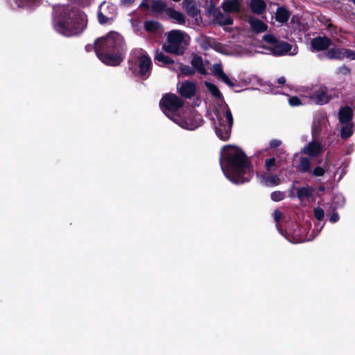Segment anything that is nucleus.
I'll return each mask as SVG.
<instances>
[{
    "mask_svg": "<svg viewBox=\"0 0 355 355\" xmlns=\"http://www.w3.org/2000/svg\"><path fill=\"white\" fill-rule=\"evenodd\" d=\"M220 164L225 177L234 184L248 182L253 176L250 162L238 146H224L220 151Z\"/></svg>",
    "mask_w": 355,
    "mask_h": 355,
    "instance_id": "nucleus-1",
    "label": "nucleus"
},
{
    "mask_svg": "<svg viewBox=\"0 0 355 355\" xmlns=\"http://www.w3.org/2000/svg\"><path fill=\"white\" fill-rule=\"evenodd\" d=\"M87 24L86 15L78 9L65 6L54 8L53 28L64 36L71 37L82 33Z\"/></svg>",
    "mask_w": 355,
    "mask_h": 355,
    "instance_id": "nucleus-2",
    "label": "nucleus"
},
{
    "mask_svg": "<svg viewBox=\"0 0 355 355\" xmlns=\"http://www.w3.org/2000/svg\"><path fill=\"white\" fill-rule=\"evenodd\" d=\"M126 46L123 37L116 32H110L95 41V53L107 65L119 64L125 58Z\"/></svg>",
    "mask_w": 355,
    "mask_h": 355,
    "instance_id": "nucleus-3",
    "label": "nucleus"
},
{
    "mask_svg": "<svg viewBox=\"0 0 355 355\" xmlns=\"http://www.w3.org/2000/svg\"><path fill=\"white\" fill-rule=\"evenodd\" d=\"M160 107L164 114L180 127L189 130H193L200 123L197 117L192 123H188L182 119L178 110L183 105V102L175 94H166L159 102Z\"/></svg>",
    "mask_w": 355,
    "mask_h": 355,
    "instance_id": "nucleus-4",
    "label": "nucleus"
},
{
    "mask_svg": "<svg viewBox=\"0 0 355 355\" xmlns=\"http://www.w3.org/2000/svg\"><path fill=\"white\" fill-rule=\"evenodd\" d=\"M213 118L214 130L216 136L222 141H227L230 137L234 123L232 112L225 103L221 105L215 112Z\"/></svg>",
    "mask_w": 355,
    "mask_h": 355,
    "instance_id": "nucleus-5",
    "label": "nucleus"
},
{
    "mask_svg": "<svg viewBox=\"0 0 355 355\" xmlns=\"http://www.w3.org/2000/svg\"><path fill=\"white\" fill-rule=\"evenodd\" d=\"M190 42V37L184 32L172 30L167 35V40L163 44L164 51L178 55H182Z\"/></svg>",
    "mask_w": 355,
    "mask_h": 355,
    "instance_id": "nucleus-6",
    "label": "nucleus"
},
{
    "mask_svg": "<svg viewBox=\"0 0 355 355\" xmlns=\"http://www.w3.org/2000/svg\"><path fill=\"white\" fill-rule=\"evenodd\" d=\"M130 62L138 66V74L141 78L146 79L149 77L152 62L146 51L141 49H135L131 53Z\"/></svg>",
    "mask_w": 355,
    "mask_h": 355,
    "instance_id": "nucleus-7",
    "label": "nucleus"
},
{
    "mask_svg": "<svg viewBox=\"0 0 355 355\" xmlns=\"http://www.w3.org/2000/svg\"><path fill=\"white\" fill-rule=\"evenodd\" d=\"M338 96V92L336 89H329L323 85L313 87L307 96L312 103L318 105H325Z\"/></svg>",
    "mask_w": 355,
    "mask_h": 355,
    "instance_id": "nucleus-8",
    "label": "nucleus"
},
{
    "mask_svg": "<svg viewBox=\"0 0 355 355\" xmlns=\"http://www.w3.org/2000/svg\"><path fill=\"white\" fill-rule=\"evenodd\" d=\"M271 53L277 56L295 55L297 52V46L292 45L284 41H277L272 47H270Z\"/></svg>",
    "mask_w": 355,
    "mask_h": 355,
    "instance_id": "nucleus-9",
    "label": "nucleus"
},
{
    "mask_svg": "<svg viewBox=\"0 0 355 355\" xmlns=\"http://www.w3.org/2000/svg\"><path fill=\"white\" fill-rule=\"evenodd\" d=\"M116 12L115 5L103 2L98 8V19L100 24H104L113 19Z\"/></svg>",
    "mask_w": 355,
    "mask_h": 355,
    "instance_id": "nucleus-10",
    "label": "nucleus"
},
{
    "mask_svg": "<svg viewBox=\"0 0 355 355\" xmlns=\"http://www.w3.org/2000/svg\"><path fill=\"white\" fill-rule=\"evenodd\" d=\"M210 16L212 17L213 22L220 26L230 25L233 23V19L230 16H226L219 10L211 8L209 10Z\"/></svg>",
    "mask_w": 355,
    "mask_h": 355,
    "instance_id": "nucleus-11",
    "label": "nucleus"
},
{
    "mask_svg": "<svg viewBox=\"0 0 355 355\" xmlns=\"http://www.w3.org/2000/svg\"><path fill=\"white\" fill-rule=\"evenodd\" d=\"M211 72L217 78L222 80L230 87H235V82L230 79L224 72L222 64L220 63H215L211 67Z\"/></svg>",
    "mask_w": 355,
    "mask_h": 355,
    "instance_id": "nucleus-12",
    "label": "nucleus"
},
{
    "mask_svg": "<svg viewBox=\"0 0 355 355\" xmlns=\"http://www.w3.org/2000/svg\"><path fill=\"white\" fill-rule=\"evenodd\" d=\"M141 7L151 8L157 13H162L166 10V0H142Z\"/></svg>",
    "mask_w": 355,
    "mask_h": 355,
    "instance_id": "nucleus-13",
    "label": "nucleus"
},
{
    "mask_svg": "<svg viewBox=\"0 0 355 355\" xmlns=\"http://www.w3.org/2000/svg\"><path fill=\"white\" fill-rule=\"evenodd\" d=\"M322 151V146L318 141H311L301 149V153L309 157H317Z\"/></svg>",
    "mask_w": 355,
    "mask_h": 355,
    "instance_id": "nucleus-14",
    "label": "nucleus"
},
{
    "mask_svg": "<svg viewBox=\"0 0 355 355\" xmlns=\"http://www.w3.org/2000/svg\"><path fill=\"white\" fill-rule=\"evenodd\" d=\"M207 60L204 61L200 56L195 55L191 60V65L193 69L201 75H206L207 73V67L209 64Z\"/></svg>",
    "mask_w": 355,
    "mask_h": 355,
    "instance_id": "nucleus-15",
    "label": "nucleus"
},
{
    "mask_svg": "<svg viewBox=\"0 0 355 355\" xmlns=\"http://www.w3.org/2000/svg\"><path fill=\"white\" fill-rule=\"evenodd\" d=\"M243 0H226L222 3L221 7L225 12H239Z\"/></svg>",
    "mask_w": 355,
    "mask_h": 355,
    "instance_id": "nucleus-16",
    "label": "nucleus"
},
{
    "mask_svg": "<svg viewBox=\"0 0 355 355\" xmlns=\"http://www.w3.org/2000/svg\"><path fill=\"white\" fill-rule=\"evenodd\" d=\"M353 110L349 106L341 107L338 112V119L340 123H353Z\"/></svg>",
    "mask_w": 355,
    "mask_h": 355,
    "instance_id": "nucleus-17",
    "label": "nucleus"
},
{
    "mask_svg": "<svg viewBox=\"0 0 355 355\" xmlns=\"http://www.w3.org/2000/svg\"><path fill=\"white\" fill-rule=\"evenodd\" d=\"M311 47L317 51L327 49L331 45V41L326 37H318L311 41Z\"/></svg>",
    "mask_w": 355,
    "mask_h": 355,
    "instance_id": "nucleus-18",
    "label": "nucleus"
},
{
    "mask_svg": "<svg viewBox=\"0 0 355 355\" xmlns=\"http://www.w3.org/2000/svg\"><path fill=\"white\" fill-rule=\"evenodd\" d=\"M196 85L193 83L185 81L182 83L179 92L182 96L191 98L196 92Z\"/></svg>",
    "mask_w": 355,
    "mask_h": 355,
    "instance_id": "nucleus-19",
    "label": "nucleus"
},
{
    "mask_svg": "<svg viewBox=\"0 0 355 355\" xmlns=\"http://www.w3.org/2000/svg\"><path fill=\"white\" fill-rule=\"evenodd\" d=\"M345 48L334 47L328 50L325 55L331 60H343Z\"/></svg>",
    "mask_w": 355,
    "mask_h": 355,
    "instance_id": "nucleus-20",
    "label": "nucleus"
},
{
    "mask_svg": "<svg viewBox=\"0 0 355 355\" xmlns=\"http://www.w3.org/2000/svg\"><path fill=\"white\" fill-rule=\"evenodd\" d=\"M261 182L266 187L277 186L280 182V179L276 175H263L261 176Z\"/></svg>",
    "mask_w": 355,
    "mask_h": 355,
    "instance_id": "nucleus-21",
    "label": "nucleus"
},
{
    "mask_svg": "<svg viewBox=\"0 0 355 355\" xmlns=\"http://www.w3.org/2000/svg\"><path fill=\"white\" fill-rule=\"evenodd\" d=\"M313 193V189L309 186L302 187L297 190V196L301 201L309 199Z\"/></svg>",
    "mask_w": 355,
    "mask_h": 355,
    "instance_id": "nucleus-22",
    "label": "nucleus"
},
{
    "mask_svg": "<svg viewBox=\"0 0 355 355\" xmlns=\"http://www.w3.org/2000/svg\"><path fill=\"white\" fill-rule=\"evenodd\" d=\"M182 116V119L184 121H187L188 123H192L194 119H196L197 117L200 118V123L199 125H198L195 129L198 128L202 124V119L200 116V114H198L195 111L191 110H187L184 111L182 115H180Z\"/></svg>",
    "mask_w": 355,
    "mask_h": 355,
    "instance_id": "nucleus-23",
    "label": "nucleus"
},
{
    "mask_svg": "<svg viewBox=\"0 0 355 355\" xmlns=\"http://www.w3.org/2000/svg\"><path fill=\"white\" fill-rule=\"evenodd\" d=\"M182 6L191 17H195L198 13V9L193 0H183Z\"/></svg>",
    "mask_w": 355,
    "mask_h": 355,
    "instance_id": "nucleus-24",
    "label": "nucleus"
},
{
    "mask_svg": "<svg viewBox=\"0 0 355 355\" xmlns=\"http://www.w3.org/2000/svg\"><path fill=\"white\" fill-rule=\"evenodd\" d=\"M249 24L251 28L257 33H262L267 30V25L258 19H250Z\"/></svg>",
    "mask_w": 355,
    "mask_h": 355,
    "instance_id": "nucleus-25",
    "label": "nucleus"
},
{
    "mask_svg": "<svg viewBox=\"0 0 355 355\" xmlns=\"http://www.w3.org/2000/svg\"><path fill=\"white\" fill-rule=\"evenodd\" d=\"M250 6L252 11L258 15L263 13L266 6L263 0H251Z\"/></svg>",
    "mask_w": 355,
    "mask_h": 355,
    "instance_id": "nucleus-26",
    "label": "nucleus"
},
{
    "mask_svg": "<svg viewBox=\"0 0 355 355\" xmlns=\"http://www.w3.org/2000/svg\"><path fill=\"white\" fill-rule=\"evenodd\" d=\"M166 12L169 18L175 20L178 23L182 24L185 22L184 17L180 12L175 10L172 8L167 9Z\"/></svg>",
    "mask_w": 355,
    "mask_h": 355,
    "instance_id": "nucleus-27",
    "label": "nucleus"
},
{
    "mask_svg": "<svg viewBox=\"0 0 355 355\" xmlns=\"http://www.w3.org/2000/svg\"><path fill=\"white\" fill-rule=\"evenodd\" d=\"M290 17L289 12L283 7L277 8L275 12V19L277 21L281 23L286 22Z\"/></svg>",
    "mask_w": 355,
    "mask_h": 355,
    "instance_id": "nucleus-28",
    "label": "nucleus"
},
{
    "mask_svg": "<svg viewBox=\"0 0 355 355\" xmlns=\"http://www.w3.org/2000/svg\"><path fill=\"white\" fill-rule=\"evenodd\" d=\"M342 127L340 128V136L343 139H347L351 137L354 132V123H341Z\"/></svg>",
    "mask_w": 355,
    "mask_h": 355,
    "instance_id": "nucleus-29",
    "label": "nucleus"
},
{
    "mask_svg": "<svg viewBox=\"0 0 355 355\" xmlns=\"http://www.w3.org/2000/svg\"><path fill=\"white\" fill-rule=\"evenodd\" d=\"M311 162L307 157H301L297 168L302 173L310 172Z\"/></svg>",
    "mask_w": 355,
    "mask_h": 355,
    "instance_id": "nucleus-30",
    "label": "nucleus"
},
{
    "mask_svg": "<svg viewBox=\"0 0 355 355\" xmlns=\"http://www.w3.org/2000/svg\"><path fill=\"white\" fill-rule=\"evenodd\" d=\"M205 85L213 96L217 98H222L223 96L216 85L209 82H205Z\"/></svg>",
    "mask_w": 355,
    "mask_h": 355,
    "instance_id": "nucleus-31",
    "label": "nucleus"
},
{
    "mask_svg": "<svg viewBox=\"0 0 355 355\" xmlns=\"http://www.w3.org/2000/svg\"><path fill=\"white\" fill-rule=\"evenodd\" d=\"M144 27L148 32H155L161 28L160 24L157 21H146Z\"/></svg>",
    "mask_w": 355,
    "mask_h": 355,
    "instance_id": "nucleus-32",
    "label": "nucleus"
},
{
    "mask_svg": "<svg viewBox=\"0 0 355 355\" xmlns=\"http://www.w3.org/2000/svg\"><path fill=\"white\" fill-rule=\"evenodd\" d=\"M155 59L158 62H161L164 64L173 63V60L162 52H157L155 55Z\"/></svg>",
    "mask_w": 355,
    "mask_h": 355,
    "instance_id": "nucleus-33",
    "label": "nucleus"
},
{
    "mask_svg": "<svg viewBox=\"0 0 355 355\" xmlns=\"http://www.w3.org/2000/svg\"><path fill=\"white\" fill-rule=\"evenodd\" d=\"M322 121H324L322 119ZM321 123L322 120H315L312 126V135L314 138H316L321 132Z\"/></svg>",
    "mask_w": 355,
    "mask_h": 355,
    "instance_id": "nucleus-34",
    "label": "nucleus"
},
{
    "mask_svg": "<svg viewBox=\"0 0 355 355\" xmlns=\"http://www.w3.org/2000/svg\"><path fill=\"white\" fill-rule=\"evenodd\" d=\"M266 168L268 172L274 170L276 168V161L275 158H270L265 162Z\"/></svg>",
    "mask_w": 355,
    "mask_h": 355,
    "instance_id": "nucleus-35",
    "label": "nucleus"
},
{
    "mask_svg": "<svg viewBox=\"0 0 355 355\" xmlns=\"http://www.w3.org/2000/svg\"><path fill=\"white\" fill-rule=\"evenodd\" d=\"M284 193L281 191H274L271 193L270 198L275 202L281 201L284 198Z\"/></svg>",
    "mask_w": 355,
    "mask_h": 355,
    "instance_id": "nucleus-36",
    "label": "nucleus"
},
{
    "mask_svg": "<svg viewBox=\"0 0 355 355\" xmlns=\"http://www.w3.org/2000/svg\"><path fill=\"white\" fill-rule=\"evenodd\" d=\"M180 69L181 71L187 76L192 75L195 73L193 68L188 65L181 64Z\"/></svg>",
    "mask_w": 355,
    "mask_h": 355,
    "instance_id": "nucleus-37",
    "label": "nucleus"
},
{
    "mask_svg": "<svg viewBox=\"0 0 355 355\" xmlns=\"http://www.w3.org/2000/svg\"><path fill=\"white\" fill-rule=\"evenodd\" d=\"M263 40L268 43L269 44H270V47H272L274 44L276 43L278 40L275 38V36H273L272 35H265L263 37Z\"/></svg>",
    "mask_w": 355,
    "mask_h": 355,
    "instance_id": "nucleus-38",
    "label": "nucleus"
},
{
    "mask_svg": "<svg viewBox=\"0 0 355 355\" xmlns=\"http://www.w3.org/2000/svg\"><path fill=\"white\" fill-rule=\"evenodd\" d=\"M343 52L344 58H347L351 60H355V51L345 48V51Z\"/></svg>",
    "mask_w": 355,
    "mask_h": 355,
    "instance_id": "nucleus-39",
    "label": "nucleus"
},
{
    "mask_svg": "<svg viewBox=\"0 0 355 355\" xmlns=\"http://www.w3.org/2000/svg\"><path fill=\"white\" fill-rule=\"evenodd\" d=\"M314 216L318 220H322L324 216V211L322 209L317 207L314 209Z\"/></svg>",
    "mask_w": 355,
    "mask_h": 355,
    "instance_id": "nucleus-40",
    "label": "nucleus"
},
{
    "mask_svg": "<svg viewBox=\"0 0 355 355\" xmlns=\"http://www.w3.org/2000/svg\"><path fill=\"white\" fill-rule=\"evenodd\" d=\"M288 103L291 106L295 107L302 105L300 98L297 96H291L288 98Z\"/></svg>",
    "mask_w": 355,
    "mask_h": 355,
    "instance_id": "nucleus-41",
    "label": "nucleus"
},
{
    "mask_svg": "<svg viewBox=\"0 0 355 355\" xmlns=\"http://www.w3.org/2000/svg\"><path fill=\"white\" fill-rule=\"evenodd\" d=\"M311 173L315 177H320L324 174L325 171L322 167L317 166L311 171Z\"/></svg>",
    "mask_w": 355,
    "mask_h": 355,
    "instance_id": "nucleus-42",
    "label": "nucleus"
},
{
    "mask_svg": "<svg viewBox=\"0 0 355 355\" xmlns=\"http://www.w3.org/2000/svg\"><path fill=\"white\" fill-rule=\"evenodd\" d=\"M282 214L280 211L279 210H275L274 212H273V217H274V220H275V222L277 223H278L279 222V220H281L282 218Z\"/></svg>",
    "mask_w": 355,
    "mask_h": 355,
    "instance_id": "nucleus-43",
    "label": "nucleus"
},
{
    "mask_svg": "<svg viewBox=\"0 0 355 355\" xmlns=\"http://www.w3.org/2000/svg\"><path fill=\"white\" fill-rule=\"evenodd\" d=\"M334 202L338 203L340 206H342L345 202V199L343 196L338 195L334 197Z\"/></svg>",
    "mask_w": 355,
    "mask_h": 355,
    "instance_id": "nucleus-44",
    "label": "nucleus"
},
{
    "mask_svg": "<svg viewBox=\"0 0 355 355\" xmlns=\"http://www.w3.org/2000/svg\"><path fill=\"white\" fill-rule=\"evenodd\" d=\"M281 141L278 139H272L270 142V146L271 148H275L281 145Z\"/></svg>",
    "mask_w": 355,
    "mask_h": 355,
    "instance_id": "nucleus-45",
    "label": "nucleus"
},
{
    "mask_svg": "<svg viewBox=\"0 0 355 355\" xmlns=\"http://www.w3.org/2000/svg\"><path fill=\"white\" fill-rule=\"evenodd\" d=\"M338 220L339 216L336 212H334L329 218L330 222L332 223L337 222Z\"/></svg>",
    "mask_w": 355,
    "mask_h": 355,
    "instance_id": "nucleus-46",
    "label": "nucleus"
},
{
    "mask_svg": "<svg viewBox=\"0 0 355 355\" xmlns=\"http://www.w3.org/2000/svg\"><path fill=\"white\" fill-rule=\"evenodd\" d=\"M286 81V78L284 76L279 77L277 80L279 85H284Z\"/></svg>",
    "mask_w": 355,
    "mask_h": 355,
    "instance_id": "nucleus-47",
    "label": "nucleus"
},
{
    "mask_svg": "<svg viewBox=\"0 0 355 355\" xmlns=\"http://www.w3.org/2000/svg\"><path fill=\"white\" fill-rule=\"evenodd\" d=\"M92 49L95 50V44L94 45L92 44H87L85 46V50L87 51H91Z\"/></svg>",
    "mask_w": 355,
    "mask_h": 355,
    "instance_id": "nucleus-48",
    "label": "nucleus"
},
{
    "mask_svg": "<svg viewBox=\"0 0 355 355\" xmlns=\"http://www.w3.org/2000/svg\"><path fill=\"white\" fill-rule=\"evenodd\" d=\"M121 1L122 3L124 5H129L132 2L134 1V0H121Z\"/></svg>",
    "mask_w": 355,
    "mask_h": 355,
    "instance_id": "nucleus-49",
    "label": "nucleus"
},
{
    "mask_svg": "<svg viewBox=\"0 0 355 355\" xmlns=\"http://www.w3.org/2000/svg\"><path fill=\"white\" fill-rule=\"evenodd\" d=\"M316 227H317L318 233H319L321 231V230L322 229L323 225H317Z\"/></svg>",
    "mask_w": 355,
    "mask_h": 355,
    "instance_id": "nucleus-50",
    "label": "nucleus"
},
{
    "mask_svg": "<svg viewBox=\"0 0 355 355\" xmlns=\"http://www.w3.org/2000/svg\"><path fill=\"white\" fill-rule=\"evenodd\" d=\"M111 12H112L111 10L105 8V13H106L107 15H111L110 14Z\"/></svg>",
    "mask_w": 355,
    "mask_h": 355,
    "instance_id": "nucleus-51",
    "label": "nucleus"
},
{
    "mask_svg": "<svg viewBox=\"0 0 355 355\" xmlns=\"http://www.w3.org/2000/svg\"><path fill=\"white\" fill-rule=\"evenodd\" d=\"M324 187H320V190H321V191H324Z\"/></svg>",
    "mask_w": 355,
    "mask_h": 355,
    "instance_id": "nucleus-52",
    "label": "nucleus"
}]
</instances>
